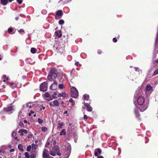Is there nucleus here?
<instances>
[{"label":"nucleus","mask_w":158,"mask_h":158,"mask_svg":"<svg viewBox=\"0 0 158 158\" xmlns=\"http://www.w3.org/2000/svg\"><path fill=\"white\" fill-rule=\"evenodd\" d=\"M67 113H68V111L67 110H66L64 112V114H67Z\"/></svg>","instance_id":"57"},{"label":"nucleus","mask_w":158,"mask_h":158,"mask_svg":"<svg viewBox=\"0 0 158 158\" xmlns=\"http://www.w3.org/2000/svg\"><path fill=\"white\" fill-rule=\"evenodd\" d=\"M21 132H22L23 133H24L26 134V133H27V131L26 130L21 129V130H19L18 131V132L20 133Z\"/></svg>","instance_id":"24"},{"label":"nucleus","mask_w":158,"mask_h":158,"mask_svg":"<svg viewBox=\"0 0 158 158\" xmlns=\"http://www.w3.org/2000/svg\"><path fill=\"white\" fill-rule=\"evenodd\" d=\"M31 53L34 54L36 53V50L35 48H31Z\"/></svg>","instance_id":"23"},{"label":"nucleus","mask_w":158,"mask_h":158,"mask_svg":"<svg viewBox=\"0 0 158 158\" xmlns=\"http://www.w3.org/2000/svg\"><path fill=\"white\" fill-rule=\"evenodd\" d=\"M158 74V69L156 70L154 72L153 75L155 76Z\"/></svg>","instance_id":"32"},{"label":"nucleus","mask_w":158,"mask_h":158,"mask_svg":"<svg viewBox=\"0 0 158 158\" xmlns=\"http://www.w3.org/2000/svg\"><path fill=\"white\" fill-rule=\"evenodd\" d=\"M1 3L4 6L6 5L8 2V0H1Z\"/></svg>","instance_id":"16"},{"label":"nucleus","mask_w":158,"mask_h":158,"mask_svg":"<svg viewBox=\"0 0 158 158\" xmlns=\"http://www.w3.org/2000/svg\"><path fill=\"white\" fill-rule=\"evenodd\" d=\"M56 153L55 152H54L53 150V151H50V155L52 156H55L56 154Z\"/></svg>","instance_id":"26"},{"label":"nucleus","mask_w":158,"mask_h":158,"mask_svg":"<svg viewBox=\"0 0 158 158\" xmlns=\"http://www.w3.org/2000/svg\"><path fill=\"white\" fill-rule=\"evenodd\" d=\"M4 110L9 114L12 113V111L14 110L13 107L12 106H9L6 108H4Z\"/></svg>","instance_id":"7"},{"label":"nucleus","mask_w":158,"mask_h":158,"mask_svg":"<svg viewBox=\"0 0 158 158\" xmlns=\"http://www.w3.org/2000/svg\"><path fill=\"white\" fill-rule=\"evenodd\" d=\"M58 87L60 89H63L64 88V85L63 84H60L59 85Z\"/></svg>","instance_id":"31"},{"label":"nucleus","mask_w":158,"mask_h":158,"mask_svg":"<svg viewBox=\"0 0 158 158\" xmlns=\"http://www.w3.org/2000/svg\"><path fill=\"white\" fill-rule=\"evenodd\" d=\"M49 145H50L49 142H47L45 144V147H47Z\"/></svg>","instance_id":"46"},{"label":"nucleus","mask_w":158,"mask_h":158,"mask_svg":"<svg viewBox=\"0 0 158 158\" xmlns=\"http://www.w3.org/2000/svg\"><path fill=\"white\" fill-rule=\"evenodd\" d=\"M26 106L29 108H31L33 107V104L31 103H28L27 104Z\"/></svg>","instance_id":"17"},{"label":"nucleus","mask_w":158,"mask_h":158,"mask_svg":"<svg viewBox=\"0 0 158 158\" xmlns=\"http://www.w3.org/2000/svg\"><path fill=\"white\" fill-rule=\"evenodd\" d=\"M18 19H19V17H16L15 18V19H16V20H18Z\"/></svg>","instance_id":"60"},{"label":"nucleus","mask_w":158,"mask_h":158,"mask_svg":"<svg viewBox=\"0 0 158 158\" xmlns=\"http://www.w3.org/2000/svg\"><path fill=\"white\" fill-rule=\"evenodd\" d=\"M45 109V107L44 106H43L42 108H40V110H42V109H43V110H44Z\"/></svg>","instance_id":"51"},{"label":"nucleus","mask_w":158,"mask_h":158,"mask_svg":"<svg viewBox=\"0 0 158 158\" xmlns=\"http://www.w3.org/2000/svg\"><path fill=\"white\" fill-rule=\"evenodd\" d=\"M14 138H15V140H17L18 141L19 140V139H18V138L17 137H15Z\"/></svg>","instance_id":"56"},{"label":"nucleus","mask_w":158,"mask_h":158,"mask_svg":"<svg viewBox=\"0 0 158 158\" xmlns=\"http://www.w3.org/2000/svg\"><path fill=\"white\" fill-rule=\"evenodd\" d=\"M63 123L62 122H59L58 124L57 127V128L60 129L62 128V126L63 125Z\"/></svg>","instance_id":"18"},{"label":"nucleus","mask_w":158,"mask_h":158,"mask_svg":"<svg viewBox=\"0 0 158 158\" xmlns=\"http://www.w3.org/2000/svg\"><path fill=\"white\" fill-rule=\"evenodd\" d=\"M18 149L20 150L21 151H23V147L22 145L19 144L18 146Z\"/></svg>","instance_id":"19"},{"label":"nucleus","mask_w":158,"mask_h":158,"mask_svg":"<svg viewBox=\"0 0 158 158\" xmlns=\"http://www.w3.org/2000/svg\"><path fill=\"white\" fill-rule=\"evenodd\" d=\"M54 69V68H52L48 76V79L50 81H54L57 77V74L54 72L55 71Z\"/></svg>","instance_id":"3"},{"label":"nucleus","mask_w":158,"mask_h":158,"mask_svg":"<svg viewBox=\"0 0 158 158\" xmlns=\"http://www.w3.org/2000/svg\"><path fill=\"white\" fill-rule=\"evenodd\" d=\"M17 2L19 4H21L22 3L21 0H17Z\"/></svg>","instance_id":"44"},{"label":"nucleus","mask_w":158,"mask_h":158,"mask_svg":"<svg viewBox=\"0 0 158 158\" xmlns=\"http://www.w3.org/2000/svg\"><path fill=\"white\" fill-rule=\"evenodd\" d=\"M38 122L39 123H41L43 122V120L40 118L38 119Z\"/></svg>","instance_id":"37"},{"label":"nucleus","mask_w":158,"mask_h":158,"mask_svg":"<svg viewBox=\"0 0 158 158\" xmlns=\"http://www.w3.org/2000/svg\"><path fill=\"white\" fill-rule=\"evenodd\" d=\"M64 23V21L62 19H60L59 21V23L60 25L63 24Z\"/></svg>","instance_id":"33"},{"label":"nucleus","mask_w":158,"mask_h":158,"mask_svg":"<svg viewBox=\"0 0 158 158\" xmlns=\"http://www.w3.org/2000/svg\"><path fill=\"white\" fill-rule=\"evenodd\" d=\"M16 135V133L15 132H13L12 133V136L13 137H14Z\"/></svg>","instance_id":"43"},{"label":"nucleus","mask_w":158,"mask_h":158,"mask_svg":"<svg viewBox=\"0 0 158 158\" xmlns=\"http://www.w3.org/2000/svg\"><path fill=\"white\" fill-rule=\"evenodd\" d=\"M63 44H62L58 42L56 43L53 46L54 48H56L58 52L62 53L64 52V49L63 48Z\"/></svg>","instance_id":"2"},{"label":"nucleus","mask_w":158,"mask_h":158,"mask_svg":"<svg viewBox=\"0 0 158 158\" xmlns=\"http://www.w3.org/2000/svg\"><path fill=\"white\" fill-rule=\"evenodd\" d=\"M87 118V116L86 115H84V119H86Z\"/></svg>","instance_id":"50"},{"label":"nucleus","mask_w":158,"mask_h":158,"mask_svg":"<svg viewBox=\"0 0 158 158\" xmlns=\"http://www.w3.org/2000/svg\"><path fill=\"white\" fill-rule=\"evenodd\" d=\"M156 63H158V59L156 60Z\"/></svg>","instance_id":"64"},{"label":"nucleus","mask_w":158,"mask_h":158,"mask_svg":"<svg viewBox=\"0 0 158 158\" xmlns=\"http://www.w3.org/2000/svg\"><path fill=\"white\" fill-rule=\"evenodd\" d=\"M37 146L34 143L31 144V148L32 150H35L36 149Z\"/></svg>","instance_id":"21"},{"label":"nucleus","mask_w":158,"mask_h":158,"mask_svg":"<svg viewBox=\"0 0 158 158\" xmlns=\"http://www.w3.org/2000/svg\"><path fill=\"white\" fill-rule=\"evenodd\" d=\"M55 34H56V35L59 38H60L61 37V36H62V34H61V32H60L59 31V32H55Z\"/></svg>","instance_id":"22"},{"label":"nucleus","mask_w":158,"mask_h":158,"mask_svg":"<svg viewBox=\"0 0 158 158\" xmlns=\"http://www.w3.org/2000/svg\"><path fill=\"white\" fill-rule=\"evenodd\" d=\"M3 81L5 82L6 80H7L8 79V77H6V76L5 75H4L3 76Z\"/></svg>","instance_id":"30"},{"label":"nucleus","mask_w":158,"mask_h":158,"mask_svg":"<svg viewBox=\"0 0 158 158\" xmlns=\"http://www.w3.org/2000/svg\"><path fill=\"white\" fill-rule=\"evenodd\" d=\"M66 135V132H65V130L64 129H63L61 132H60V135Z\"/></svg>","instance_id":"25"},{"label":"nucleus","mask_w":158,"mask_h":158,"mask_svg":"<svg viewBox=\"0 0 158 158\" xmlns=\"http://www.w3.org/2000/svg\"><path fill=\"white\" fill-rule=\"evenodd\" d=\"M145 98L143 96H139L138 98H135L134 102L135 106L143 112L147 108V103L145 102Z\"/></svg>","instance_id":"1"},{"label":"nucleus","mask_w":158,"mask_h":158,"mask_svg":"<svg viewBox=\"0 0 158 158\" xmlns=\"http://www.w3.org/2000/svg\"><path fill=\"white\" fill-rule=\"evenodd\" d=\"M79 64V62H76L75 63V65L77 66Z\"/></svg>","instance_id":"53"},{"label":"nucleus","mask_w":158,"mask_h":158,"mask_svg":"<svg viewBox=\"0 0 158 158\" xmlns=\"http://www.w3.org/2000/svg\"><path fill=\"white\" fill-rule=\"evenodd\" d=\"M98 158H103V157L102 156H98Z\"/></svg>","instance_id":"59"},{"label":"nucleus","mask_w":158,"mask_h":158,"mask_svg":"<svg viewBox=\"0 0 158 158\" xmlns=\"http://www.w3.org/2000/svg\"><path fill=\"white\" fill-rule=\"evenodd\" d=\"M135 114L137 117H138L139 115V112L136 111V110H135Z\"/></svg>","instance_id":"42"},{"label":"nucleus","mask_w":158,"mask_h":158,"mask_svg":"<svg viewBox=\"0 0 158 158\" xmlns=\"http://www.w3.org/2000/svg\"><path fill=\"white\" fill-rule=\"evenodd\" d=\"M33 136V135L31 134H30L28 135V137L31 138Z\"/></svg>","instance_id":"48"},{"label":"nucleus","mask_w":158,"mask_h":158,"mask_svg":"<svg viewBox=\"0 0 158 158\" xmlns=\"http://www.w3.org/2000/svg\"><path fill=\"white\" fill-rule=\"evenodd\" d=\"M18 31L19 32V33H20L21 34H23L22 33H24V30L22 29H21L20 30H19Z\"/></svg>","instance_id":"40"},{"label":"nucleus","mask_w":158,"mask_h":158,"mask_svg":"<svg viewBox=\"0 0 158 158\" xmlns=\"http://www.w3.org/2000/svg\"><path fill=\"white\" fill-rule=\"evenodd\" d=\"M53 150L56 153H57L59 150V148L56 146H54L52 148Z\"/></svg>","instance_id":"15"},{"label":"nucleus","mask_w":158,"mask_h":158,"mask_svg":"<svg viewBox=\"0 0 158 158\" xmlns=\"http://www.w3.org/2000/svg\"><path fill=\"white\" fill-rule=\"evenodd\" d=\"M57 88V82L56 81H54L53 84H52L50 86L49 89L50 90H55Z\"/></svg>","instance_id":"9"},{"label":"nucleus","mask_w":158,"mask_h":158,"mask_svg":"<svg viewBox=\"0 0 158 158\" xmlns=\"http://www.w3.org/2000/svg\"><path fill=\"white\" fill-rule=\"evenodd\" d=\"M24 154L26 158H30V156H29V155L28 152H25L24 153Z\"/></svg>","instance_id":"29"},{"label":"nucleus","mask_w":158,"mask_h":158,"mask_svg":"<svg viewBox=\"0 0 158 158\" xmlns=\"http://www.w3.org/2000/svg\"><path fill=\"white\" fill-rule=\"evenodd\" d=\"M66 94L65 92H63L62 94V97L65 98L66 97Z\"/></svg>","instance_id":"41"},{"label":"nucleus","mask_w":158,"mask_h":158,"mask_svg":"<svg viewBox=\"0 0 158 158\" xmlns=\"http://www.w3.org/2000/svg\"><path fill=\"white\" fill-rule=\"evenodd\" d=\"M12 31L13 30L11 28H10L8 29V32L9 34H11V33Z\"/></svg>","instance_id":"38"},{"label":"nucleus","mask_w":158,"mask_h":158,"mask_svg":"<svg viewBox=\"0 0 158 158\" xmlns=\"http://www.w3.org/2000/svg\"><path fill=\"white\" fill-rule=\"evenodd\" d=\"M43 158H53L49 156L48 151L46 149H44L43 151Z\"/></svg>","instance_id":"6"},{"label":"nucleus","mask_w":158,"mask_h":158,"mask_svg":"<svg viewBox=\"0 0 158 158\" xmlns=\"http://www.w3.org/2000/svg\"><path fill=\"white\" fill-rule=\"evenodd\" d=\"M58 97H62V94L59 93V94L58 95Z\"/></svg>","instance_id":"52"},{"label":"nucleus","mask_w":158,"mask_h":158,"mask_svg":"<svg viewBox=\"0 0 158 158\" xmlns=\"http://www.w3.org/2000/svg\"><path fill=\"white\" fill-rule=\"evenodd\" d=\"M31 148V145H29L28 146L27 148V151L30 152V151Z\"/></svg>","instance_id":"34"},{"label":"nucleus","mask_w":158,"mask_h":158,"mask_svg":"<svg viewBox=\"0 0 158 158\" xmlns=\"http://www.w3.org/2000/svg\"><path fill=\"white\" fill-rule=\"evenodd\" d=\"M153 91L152 87L149 85H147L146 86V92H149L151 93Z\"/></svg>","instance_id":"10"},{"label":"nucleus","mask_w":158,"mask_h":158,"mask_svg":"<svg viewBox=\"0 0 158 158\" xmlns=\"http://www.w3.org/2000/svg\"><path fill=\"white\" fill-rule=\"evenodd\" d=\"M43 96L44 98L48 101H50L52 100L50 95L48 92L46 93L43 95Z\"/></svg>","instance_id":"8"},{"label":"nucleus","mask_w":158,"mask_h":158,"mask_svg":"<svg viewBox=\"0 0 158 158\" xmlns=\"http://www.w3.org/2000/svg\"><path fill=\"white\" fill-rule=\"evenodd\" d=\"M16 86V84L14 83H12L11 84L10 87L12 88H14Z\"/></svg>","instance_id":"36"},{"label":"nucleus","mask_w":158,"mask_h":158,"mask_svg":"<svg viewBox=\"0 0 158 158\" xmlns=\"http://www.w3.org/2000/svg\"><path fill=\"white\" fill-rule=\"evenodd\" d=\"M31 113H30L28 114V115L30 116H31Z\"/></svg>","instance_id":"62"},{"label":"nucleus","mask_w":158,"mask_h":158,"mask_svg":"<svg viewBox=\"0 0 158 158\" xmlns=\"http://www.w3.org/2000/svg\"><path fill=\"white\" fill-rule=\"evenodd\" d=\"M156 42H158V32H157V36H156Z\"/></svg>","instance_id":"45"},{"label":"nucleus","mask_w":158,"mask_h":158,"mask_svg":"<svg viewBox=\"0 0 158 158\" xmlns=\"http://www.w3.org/2000/svg\"><path fill=\"white\" fill-rule=\"evenodd\" d=\"M47 88L48 84L46 82H44L40 85V89L41 91H45L47 90Z\"/></svg>","instance_id":"5"},{"label":"nucleus","mask_w":158,"mask_h":158,"mask_svg":"<svg viewBox=\"0 0 158 158\" xmlns=\"http://www.w3.org/2000/svg\"><path fill=\"white\" fill-rule=\"evenodd\" d=\"M20 133V135L21 136H22L23 135V133L22 132H21L20 133Z\"/></svg>","instance_id":"55"},{"label":"nucleus","mask_w":158,"mask_h":158,"mask_svg":"<svg viewBox=\"0 0 158 158\" xmlns=\"http://www.w3.org/2000/svg\"><path fill=\"white\" fill-rule=\"evenodd\" d=\"M85 106H86L87 108V110L89 111H91L92 110V107L90 106L87 103H86L85 104Z\"/></svg>","instance_id":"14"},{"label":"nucleus","mask_w":158,"mask_h":158,"mask_svg":"<svg viewBox=\"0 0 158 158\" xmlns=\"http://www.w3.org/2000/svg\"><path fill=\"white\" fill-rule=\"evenodd\" d=\"M71 95L73 98H76L78 95V92L77 89L74 87L71 88Z\"/></svg>","instance_id":"4"},{"label":"nucleus","mask_w":158,"mask_h":158,"mask_svg":"<svg viewBox=\"0 0 158 158\" xmlns=\"http://www.w3.org/2000/svg\"><path fill=\"white\" fill-rule=\"evenodd\" d=\"M102 151L100 148H98L95 150L94 154L96 156H98L101 153Z\"/></svg>","instance_id":"13"},{"label":"nucleus","mask_w":158,"mask_h":158,"mask_svg":"<svg viewBox=\"0 0 158 158\" xmlns=\"http://www.w3.org/2000/svg\"><path fill=\"white\" fill-rule=\"evenodd\" d=\"M48 130V129L47 127H43L41 128V130L43 132H45L47 131Z\"/></svg>","instance_id":"28"},{"label":"nucleus","mask_w":158,"mask_h":158,"mask_svg":"<svg viewBox=\"0 0 158 158\" xmlns=\"http://www.w3.org/2000/svg\"><path fill=\"white\" fill-rule=\"evenodd\" d=\"M113 41L114 42H117V39L115 38H114L113 39Z\"/></svg>","instance_id":"47"},{"label":"nucleus","mask_w":158,"mask_h":158,"mask_svg":"<svg viewBox=\"0 0 158 158\" xmlns=\"http://www.w3.org/2000/svg\"><path fill=\"white\" fill-rule=\"evenodd\" d=\"M98 54H101V51H100V50H98Z\"/></svg>","instance_id":"54"},{"label":"nucleus","mask_w":158,"mask_h":158,"mask_svg":"<svg viewBox=\"0 0 158 158\" xmlns=\"http://www.w3.org/2000/svg\"><path fill=\"white\" fill-rule=\"evenodd\" d=\"M14 151V149H12L10 150V152H13Z\"/></svg>","instance_id":"58"},{"label":"nucleus","mask_w":158,"mask_h":158,"mask_svg":"<svg viewBox=\"0 0 158 158\" xmlns=\"http://www.w3.org/2000/svg\"><path fill=\"white\" fill-rule=\"evenodd\" d=\"M57 95V94L56 93H54L53 95H52V97L54 99L56 98H57L56 95Z\"/></svg>","instance_id":"35"},{"label":"nucleus","mask_w":158,"mask_h":158,"mask_svg":"<svg viewBox=\"0 0 158 158\" xmlns=\"http://www.w3.org/2000/svg\"><path fill=\"white\" fill-rule=\"evenodd\" d=\"M65 150L67 152L70 153L71 151V146L70 144L67 143L66 144Z\"/></svg>","instance_id":"12"},{"label":"nucleus","mask_w":158,"mask_h":158,"mask_svg":"<svg viewBox=\"0 0 158 158\" xmlns=\"http://www.w3.org/2000/svg\"><path fill=\"white\" fill-rule=\"evenodd\" d=\"M3 152H2V150L0 149V155H2V153H3Z\"/></svg>","instance_id":"49"},{"label":"nucleus","mask_w":158,"mask_h":158,"mask_svg":"<svg viewBox=\"0 0 158 158\" xmlns=\"http://www.w3.org/2000/svg\"><path fill=\"white\" fill-rule=\"evenodd\" d=\"M69 101L70 102L72 103V105H74V103L73 102V99L72 98H70L69 99Z\"/></svg>","instance_id":"39"},{"label":"nucleus","mask_w":158,"mask_h":158,"mask_svg":"<svg viewBox=\"0 0 158 158\" xmlns=\"http://www.w3.org/2000/svg\"><path fill=\"white\" fill-rule=\"evenodd\" d=\"M56 15L55 16V18L57 19L59 18V16H61L63 14V12L62 10H58L56 13Z\"/></svg>","instance_id":"11"},{"label":"nucleus","mask_w":158,"mask_h":158,"mask_svg":"<svg viewBox=\"0 0 158 158\" xmlns=\"http://www.w3.org/2000/svg\"><path fill=\"white\" fill-rule=\"evenodd\" d=\"M54 106H57L59 105V103L57 100H55L53 101Z\"/></svg>","instance_id":"20"},{"label":"nucleus","mask_w":158,"mask_h":158,"mask_svg":"<svg viewBox=\"0 0 158 158\" xmlns=\"http://www.w3.org/2000/svg\"><path fill=\"white\" fill-rule=\"evenodd\" d=\"M31 113L32 114H34V112L33 111H31Z\"/></svg>","instance_id":"61"},{"label":"nucleus","mask_w":158,"mask_h":158,"mask_svg":"<svg viewBox=\"0 0 158 158\" xmlns=\"http://www.w3.org/2000/svg\"><path fill=\"white\" fill-rule=\"evenodd\" d=\"M135 68V69L136 70H137L138 69V68L136 67V68Z\"/></svg>","instance_id":"63"},{"label":"nucleus","mask_w":158,"mask_h":158,"mask_svg":"<svg viewBox=\"0 0 158 158\" xmlns=\"http://www.w3.org/2000/svg\"><path fill=\"white\" fill-rule=\"evenodd\" d=\"M84 99L85 100H88L89 98V96L88 95H84L83 96Z\"/></svg>","instance_id":"27"}]
</instances>
